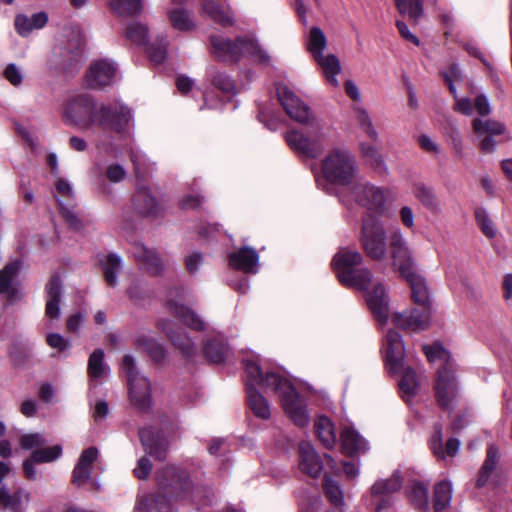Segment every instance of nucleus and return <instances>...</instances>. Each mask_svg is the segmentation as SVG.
I'll return each instance as SVG.
<instances>
[{
	"label": "nucleus",
	"instance_id": "nucleus-57",
	"mask_svg": "<svg viewBox=\"0 0 512 512\" xmlns=\"http://www.w3.org/2000/svg\"><path fill=\"white\" fill-rule=\"evenodd\" d=\"M411 500L420 508L428 505V489L420 483H414L411 487Z\"/></svg>",
	"mask_w": 512,
	"mask_h": 512
},
{
	"label": "nucleus",
	"instance_id": "nucleus-24",
	"mask_svg": "<svg viewBox=\"0 0 512 512\" xmlns=\"http://www.w3.org/2000/svg\"><path fill=\"white\" fill-rule=\"evenodd\" d=\"M133 254L137 262L150 274L158 275L164 270V262L154 249L143 244L134 247Z\"/></svg>",
	"mask_w": 512,
	"mask_h": 512
},
{
	"label": "nucleus",
	"instance_id": "nucleus-55",
	"mask_svg": "<svg viewBox=\"0 0 512 512\" xmlns=\"http://www.w3.org/2000/svg\"><path fill=\"white\" fill-rule=\"evenodd\" d=\"M403 9H397L402 15L409 16L410 19L417 21L423 14V2L419 0H403Z\"/></svg>",
	"mask_w": 512,
	"mask_h": 512
},
{
	"label": "nucleus",
	"instance_id": "nucleus-64",
	"mask_svg": "<svg viewBox=\"0 0 512 512\" xmlns=\"http://www.w3.org/2000/svg\"><path fill=\"white\" fill-rule=\"evenodd\" d=\"M148 54L150 60L154 64H161L166 58V43L160 44L158 46H150L148 49Z\"/></svg>",
	"mask_w": 512,
	"mask_h": 512
},
{
	"label": "nucleus",
	"instance_id": "nucleus-33",
	"mask_svg": "<svg viewBox=\"0 0 512 512\" xmlns=\"http://www.w3.org/2000/svg\"><path fill=\"white\" fill-rule=\"evenodd\" d=\"M314 428L317 437L327 449H331L335 446L337 441L336 432L329 418L325 416L318 417L315 421Z\"/></svg>",
	"mask_w": 512,
	"mask_h": 512
},
{
	"label": "nucleus",
	"instance_id": "nucleus-6",
	"mask_svg": "<svg viewBox=\"0 0 512 512\" xmlns=\"http://www.w3.org/2000/svg\"><path fill=\"white\" fill-rule=\"evenodd\" d=\"M395 229L393 227L387 233L384 223L377 217L367 214L363 217L359 236L360 245L365 255L373 261H382L390 252V235Z\"/></svg>",
	"mask_w": 512,
	"mask_h": 512
},
{
	"label": "nucleus",
	"instance_id": "nucleus-49",
	"mask_svg": "<svg viewBox=\"0 0 512 512\" xmlns=\"http://www.w3.org/2000/svg\"><path fill=\"white\" fill-rule=\"evenodd\" d=\"M73 205L65 204L63 201H59V209L60 213L65 220V222L75 231H80L84 228L82 220L78 217V215L73 211Z\"/></svg>",
	"mask_w": 512,
	"mask_h": 512
},
{
	"label": "nucleus",
	"instance_id": "nucleus-10",
	"mask_svg": "<svg viewBox=\"0 0 512 512\" xmlns=\"http://www.w3.org/2000/svg\"><path fill=\"white\" fill-rule=\"evenodd\" d=\"M327 46L326 36L323 31L318 27H313L310 30L307 48L313 56L314 60L321 67L327 81L334 87L339 86L336 76L341 71V66L338 58L329 54L324 56L323 51Z\"/></svg>",
	"mask_w": 512,
	"mask_h": 512
},
{
	"label": "nucleus",
	"instance_id": "nucleus-37",
	"mask_svg": "<svg viewBox=\"0 0 512 512\" xmlns=\"http://www.w3.org/2000/svg\"><path fill=\"white\" fill-rule=\"evenodd\" d=\"M88 374L98 380L105 377L109 373V367L104 363V351L102 349L94 350L88 359Z\"/></svg>",
	"mask_w": 512,
	"mask_h": 512
},
{
	"label": "nucleus",
	"instance_id": "nucleus-53",
	"mask_svg": "<svg viewBox=\"0 0 512 512\" xmlns=\"http://www.w3.org/2000/svg\"><path fill=\"white\" fill-rule=\"evenodd\" d=\"M423 350H424V353H425L427 359L430 362H434L436 360H442L443 361L442 365H446L447 363H452L450 361L449 352L438 343H435L431 346H424Z\"/></svg>",
	"mask_w": 512,
	"mask_h": 512
},
{
	"label": "nucleus",
	"instance_id": "nucleus-20",
	"mask_svg": "<svg viewBox=\"0 0 512 512\" xmlns=\"http://www.w3.org/2000/svg\"><path fill=\"white\" fill-rule=\"evenodd\" d=\"M229 265L245 273H256L258 270L259 254L252 247H242L228 255Z\"/></svg>",
	"mask_w": 512,
	"mask_h": 512
},
{
	"label": "nucleus",
	"instance_id": "nucleus-27",
	"mask_svg": "<svg viewBox=\"0 0 512 512\" xmlns=\"http://www.w3.org/2000/svg\"><path fill=\"white\" fill-rule=\"evenodd\" d=\"M158 325L159 328L167 335V337H169L172 344L181 350L183 354L191 356L195 353L196 346L186 333L179 332L177 335L174 333L172 329L174 324L172 321L161 320Z\"/></svg>",
	"mask_w": 512,
	"mask_h": 512
},
{
	"label": "nucleus",
	"instance_id": "nucleus-31",
	"mask_svg": "<svg viewBox=\"0 0 512 512\" xmlns=\"http://www.w3.org/2000/svg\"><path fill=\"white\" fill-rule=\"evenodd\" d=\"M47 302L46 315L51 319H57L60 316L59 302L61 297V281L59 277H52L46 286Z\"/></svg>",
	"mask_w": 512,
	"mask_h": 512
},
{
	"label": "nucleus",
	"instance_id": "nucleus-1",
	"mask_svg": "<svg viewBox=\"0 0 512 512\" xmlns=\"http://www.w3.org/2000/svg\"><path fill=\"white\" fill-rule=\"evenodd\" d=\"M243 365L246 374L247 402L256 417L266 420L271 416L268 400L256 390V386H261L273 389L279 396L285 413L295 425L304 427L309 423L306 405L288 379L274 372L264 375L255 360L244 359Z\"/></svg>",
	"mask_w": 512,
	"mask_h": 512
},
{
	"label": "nucleus",
	"instance_id": "nucleus-36",
	"mask_svg": "<svg viewBox=\"0 0 512 512\" xmlns=\"http://www.w3.org/2000/svg\"><path fill=\"white\" fill-rule=\"evenodd\" d=\"M343 449L351 454L355 452H365L368 449L367 441L356 431L345 429L341 434Z\"/></svg>",
	"mask_w": 512,
	"mask_h": 512
},
{
	"label": "nucleus",
	"instance_id": "nucleus-54",
	"mask_svg": "<svg viewBox=\"0 0 512 512\" xmlns=\"http://www.w3.org/2000/svg\"><path fill=\"white\" fill-rule=\"evenodd\" d=\"M147 35V26L140 23L130 24L126 29L127 38L138 45L146 43Z\"/></svg>",
	"mask_w": 512,
	"mask_h": 512
},
{
	"label": "nucleus",
	"instance_id": "nucleus-44",
	"mask_svg": "<svg viewBox=\"0 0 512 512\" xmlns=\"http://www.w3.org/2000/svg\"><path fill=\"white\" fill-rule=\"evenodd\" d=\"M169 20L172 27L179 31H189L195 26L190 13L183 8L171 10Z\"/></svg>",
	"mask_w": 512,
	"mask_h": 512
},
{
	"label": "nucleus",
	"instance_id": "nucleus-39",
	"mask_svg": "<svg viewBox=\"0 0 512 512\" xmlns=\"http://www.w3.org/2000/svg\"><path fill=\"white\" fill-rule=\"evenodd\" d=\"M472 129L477 137H483L484 135H501L505 131L504 125L500 122L492 119L482 120L479 118H475L472 121Z\"/></svg>",
	"mask_w": 512,
	"mask_h": 512
},
{
	"label": "nucleus",
	"instance_id": "nucleus-40",
	"mask_svg": "<svg viewBox=\"0 0 512 512\" xmlns=\"http://www.w3.org/2000/svg\"><path fill=\"white\" fill-rule=\"evenodd\" d=\"M398 372L402 373V377L399 382L401 392L408 397L416 395L420 388V383L415 370L411 367L402 366Z\"/></svg>",
	"mask_w": 512,
	"mask_h": 512
},
{
	"label": "nucleus",
	"instance_id": "nucleus-45",
	"mask_svg": "<svg viewBox=\"0 0 512 512\" xmlns=\"http://www.w3.org/2000/svg\"><path fill=\"white\" fill-rule=\"evenodd\" d=\"M414 196L429 210L436 211L439 209V200L434 190L425 185H417L414 188Z\"/></svg>",
	"mask_w": 512,
	"mask_h": 512
},
{
	"label": "nucleus",
	"instance_id": "nucleus-15",
	"mask_svg": "<svg viewBox=\"0 0 512 512\" xmlns=\"http://www.w3.org/2000/svg\"><path fill=\"white\" fill-rule=\"evenodd\" d=\"M131 117L130 109L119 102L104 104L99 109L98 123L117 133H121L128 127Z\"/></svg>",
	"mask_w": 512,
	"mask_h": 512
},
{
	"label": "nucleus",
	"instance_id": "nucleus-8",
	"mask_svg": "<svg viewBox=\"0 0 512 512\" xmlns=\"http://www.w3.org/2000/svg\"><path fill=\"white\" fill-rule=\"evenodd\" d=\"M213 54L224 61H238L244 55H251L261 63H269L270 56L251 38L239 37L234 42L222 36H211Z\"/></svg>",
	"mask_w": 512,
	"mask_h": 512
},
{
	"label": "nucleus",
	"instance_id": "nucleus-9",
	"mask_svg": "<svg viewBox=\"0 0 512 512\" xmlns=\"http://www.w3.org/2000/svg\"><path fill=\"white\" fill-rule=\"evenodd\" d=\"M121 368L127 377L131 405L140 411L148 410L152 404L150 381L138 371L131 355L123 357Z\"/></svg>",
	"mask_w": 512,
	"mask_h": 512
},
{
	"label": "nucleus",
	"instance_id": "nucleus-11",
	"mask_svg": "<svg viewBox=\"0 0 512 512\" xmlns=\"http://www.w3.org/2000/svg\"><path fill=\"white\" fill-rule=\"evenodd\" d=\"M63 117L66 123L87 129L98 122L99 112L95 100L87 94H81L68 100Z\"/></svg>",
	"mask_w": 512,
	"mask_h": 512
},
{
	"label": "nucleus",
	"instance_id": "nucleus-47",
	"mask_svg": "<svg viewBox=\"0 0 512 512\" xmlns=\"http://www.w3.org/2000/svg\"><path fill=\"white\" fill-rule=\"evenodd\" d=\"M323 490L327 499L334 506L343 505V491L337 481L326 476L323 481Z\"/></svg>",
	"mask_w": 512,
	"mask_h": 512
},
{
	"label": "nucleus",
	"instance_id": "nucleus-51",
	"mask_svg": "<svg viewBox=\"0 0 512 512\" xmlns=\"http://www.w3.org/2000/svg\"><path fill=\"white\" fill-rule=\"evenodd\" d=\"M55 198L57 202L66 200L67 204L74 202V191L70 182L64 178H58L55 183Z\"/></svg>",
	"mask_w": 512,
	"mask_h": 512
},
{
	"label": "nucleus",
	"instance_id": "nucleus-42",
	"mask_svg": "<svg viewBox=\"0 0 512 512\" xmlns=\"http://www.w3.org/2000/svg\"><path fill=\"white\" fill-rule=\"evenodd\" d=\"M452 497V486L447 481H442L435 486L434 490V510L442 512L449 506Z\"/></svg>",
	"mask_w": 512,
	"mask_h": 512
},
{
	"label": "nucleus",
	"instance_id": "nucleus-2",
	"mask_svg": "<svg viewBox=\"0 0 512 512\" xmlns=\"http://www.w3.org/2000/svg\"><path fill=\"white\" fill-rule=\"evenodd\" d=\"M276 90L286 114L306 127V132L291 129L284 134L288 146L307 158L318 157L323 150L320 140L324 137V122L287 86L279 85Z\"/></svg>",
	"mask_w": 512,
	"mask_h": 512
},
{
	"label": "nucleus",
	"instance_id": "nucleus-4",
	"mask_svg": "<svg viewBox=\"0 0 512 512\" xmlns=\"http://www.w3.org/2000/svg\"><path fill=\"white\" fill-rule=\"evenodd\" d=\"M157 477L164 494L158 492L145 497L139 504V512H171L167 495L186 498L192 491L188 473L179 467L167 466Z\"/></svg>",
	"mask_w": 512,
	"mask_h": 512
},
{
	"label": "nucleus",
	"instance_id": "nucleus-21",
	"mask_svg": "<svg viewBox=\"0 0 512 512\" xmlns=\"http://www.w3.org/2000/svg\"><path fill=\"white\" fill-rule=\"evenodd\" d=\"M299 468L303 473L316 478L320 475L323 464L310 442L299 444Z\"/></svg>",
	"mask_w": 512,
	"mask_h": 512
},
{
	"label": "nucleus",
	"instance_id": "nucleus-13",
	"mask_svg": "<svg viewBox=\"0 0 512 512\" xmlns=\"http://www.w3.org/2000/svg\"><path fill=\"white\" fill-rule=\"evenodd\" d=\"M434 392L438 405L444 410H451L458 397V384L453 363L438 368L434 384Z\"/></svg>",
	"mask_w": 512,
	"mask_h": 512
},
{
	"label": "nucleus",
	"instance_id": "nucleus-48",
	"mask_svg": "<svg viewBox=\"0 0 512 512\" xmlns=\"http://www.w3.org/2000/svg\"><path fill=\"white\" fill-rule=\"evenodd\" d=\"M355 116L358 125L366 134V136L372 141L376 142L378 140V133L367 111L362 108H357L355 109Z\"/></svg>",
	"mask_w": 512,
	"mask_h": 512
},
{
	"label": "nucleus",
	"instance_id": "nucleus-17",
	"mask_svg": "<svg viewBox=\"0 0 512 512\" xmlns=\"http://www.w3.org/2000/svg\"><path fill=\"white\" fill-rule=\"evenodd\" d=\"M383 351L390 372L398 373L403 366L405 358L404 343L398 332L391 329L388 330L384 338Z\"/></svg>",
	"mask_w": 512,
	"mask_h": 512
},
{
	"label": "nucleus",
	"instance_id": "nucleus-61",
	"mask_svg": "<svg viewBox=\"0 0 512 512\" xmlns=\"http://www.w3.org/2000/svg\"><path fill=\"white\" fill-rule=\"evenodd\" d=\"M45 443L43 436L39 433L25 434L20 438V445L23 449H32Z\"/></svg>",
	"mask_w": 512,
	"mask_h": 512
},
{
	"label": "nucleus",
	"instance_id": "nucleus-38",
	"mask_svg": "<svg viewBox=\"0 0 512 512\" xmlns=\"http://www.w3.org/2000/svg\"><path fill=\"white\" fill-rule=\"evenodd\" d=\"M105 281L110 287L117 284V274L122 269L121 259L118 255L111 253L108 254L104 260L101 261Z\"/></svg>",
	"mask_w": 512,
	"mask_h": 512
},
{
	"label": "nucleus",
	"instance_id": "nucleus-56",
	"mask_svg": "<svg viewBox=\"0 0 512 512\" xmlns=\"http://www.w3.org/2000/svg\"><path fill=\"white\" fill-rule=\"evenodd\" d=\"M212 83L213 85L221 90L224 93L227 94H235L236 93V86L234 81L221 72H215L212 76Z\"/></svg>",
	"mask_w": 512,
	"mask_h": 512
},
{
	"label": "nucleus",
	"instance_id": "nucleus-62",
	"mask_svg": "<svg viewBox=\"0 0 512 512\" xmlns=\"http://www.w3.org/2000/svg\"><path fill=\"white\" fill-rule=\"evenodd\" d=\"M152 470V464L147 457H141L133 472L138 479H145Z\"/></svg>",
	"mask_w": 512,
	"mask_h": 512
},
{
	"label": "nucleus",
	"instance_id": "nucleus-59",
	"mask_svg": "<svg viewBox=\"0 0 512 512\" xmlns=\"http://www.w3.org/2000/svg\"><path fill=\"white\" fill-rule=\"evenodd\" d=\"M449 141L456 158L461 159L464 156V144L460 132L453 129L449 135Z\"/></svg>",
	"mask_w": 512,
	"mask_h": 512
},
{
	"label": "nucleus",
	"instance_id": "nucleus-58",
	"mask_svg": "<svg viewBox=\"0 0 512 512\" xmlns=\"http://www.w3.org/2000/svg\"><path fill=\"white\" fill-rule=\"evenodd\" d=\"M4 76L13 86H19L23 81L21 69L14 63L8 64L4 70Z\"/></svg>",
	"mask_w": 512,
	"mask_h": 512
},
{
	"label": "nucleus",
	"instance_id": "nucleus-28",
	"mask_svg": "<svg viewBox=\"0 0 512 512\" xmlns=\"http://www.w3.org/2000/svg\"><path fill=\"white\" fill-rule=\"evenodd\" d=\"M498 450L493 445L487 449L486 459L479 471L476 485L483 487L493 482L497 476Z\"/></svg>",
	"mask_w": 512,
	"mask_h": 512
},
{
	"label": "nucleus",
	"instance_id": "nucleus-50",
	"mask_svg": "<svg viewBox=\"0 0 512 512\" xmlns=\"http://www.w3.org/2000/svg\"><path fill=\"white\" fill-rule=\"evenodd\" d=\"M62 454V447L54 445L48 448L37 449L32 452V458L36 463H48L58 459Z\"/></svg>",
	"mask_w": 512,
	"mask_h": 512
},
{
	"label": "nucleus",
	"instance_id": "nucleus-52",
	"mask_svg": "<svg viewBox=\"0 0 512 512\" xmlns=\"http://www.w3.org/2000/svg\"><path fill=\"white\" fill-rule=\"evenodd\" d=\"M475 217L482 233L490 239L494 238L496 236L497 230L486 211L483 209H477L475 212Z\"/></svg>",
	"mask_w": 512,
	"mask_h": 512
},
{
	"label": "nucleus",
	"instance_id": "nucleus-18",
	"mask_svg": "<svg viewBox=\"0 0 512 512\" xmlns=\"http://www.w3.org/2000/svg\"><path fill=\"white\" fill-rule=\"evenodd\" d=\"M182 290L178 288L171 289L168 292L166 305L171 313L180 318L185 325L197 331L205 329V323L196 315L192 310L183 305L182 303L174 300V297H179Z\"/></svg>",
	"mask_w": 512,
	"mask_h": 512
},
{
	"label": "nucleus",
	"instance_id": "nucleus-60",
	"mask_svg": "<svg viewBox=\"0 0 512 512\" xmlns=\"http://www.w3.org/2000/svg\"><path fill=\"white\" fill-rule=\"evenodd\" d=\"M430 447L436 456L445 457L443 449L442 427L440 425L435 427V433L430 441Z\"/></svg>",
	"mask_w": 512,
	"mask_h": 512
},
{
	"label": "nucleus",
	"instance_id": "nucleus-29",
	"mask_svg": "<svg viewBox=\"0 0 512 512\" xmlns=\"http://www.w3.org/2000/svg\"><path fill=\"white\" fill-rule=\"evenodd\" d=\"M202 12L214 22L231 26L234 23L233 15L229 10H225L216 0H201Z\"/></svg>",
	"mask_w": 512,
	"mask_h": 512
},
{
	"label": "nucleus",
	"instance_id": "nucleus-35",
	"mask_svg": "<svg viewBox=\"0 0 512 512\" xmlns=\"http://www.w3.org/2000/svg\"><path fill=\"white\" fill-rule=\"evenodd\" d=\"M135 344L138 348L145 350L154 361H161L165 357V350L163 346L150 334L141 333L137 335Z\"/></svg>",
	"mask_w": 512,
	"mask_h": 512
},
{
	"label": "nucleus",
	"instance_id": "nucleus-46",
	"mask_svg": "<svg viewBox=\"0 0 512 512\" xmlns=\"http://www.w3.org/2000/svg\"><path fill=\"white\" fill-rule=\"evenodd\" d=\"M84 46L85 38L80 32H78L76 37L68 42L67 46L63 50L62 55L68 61L77 62L82 56Z\"/></svg>",
	"mask_w": 512,
	"mask_h": 512
},
{
	"label": "nucleus",
	"instance_id": "nucleus-32",
	"mask_svg": "<svg viewBox=\"0 0 512 512\" xmlns=\"http://www.w3.org/2000/svg\"><path fill=\"white\" fill-rule=\"evenodd\" d=\"M361 157L372 169L379 172H386L387 167L379 148L372 143L361 142L359 144Z\"/></svg>",
	"mask_w": 512,
	"mask_h": 512
},
{
	"label": "nucleus",
	"instance_id": "nucleus-43",
	"mask_svg": "<svg viewBox=\"0 0 512 512\" xmlns=\"http://www.w3.org/2000/svg\"><path fill=\"white\" fill-rule=\"evenodd\" d=\"M401 485V477L395 472L389 479L376 481L371 487V493L374 496L390 494L398 491Z\"/></svg>",
	"mask_w": 512,
	"mask_h": 512
},
{
	"label": "nucleus",
	"instance_id": "nucleus-19",
	"mask_svg": "<svg viewBox=\"0 0 512 512\" xmlns=\"http://www.w3.org/2000/svg\"><path fill=\"white\" fill-rule=\"evenodd\" d=\"M132 207L136 215L143 218H155L161 208L147 187H139L132 198Z\"/></svg>",
	"mask_w": 512,
	"mask_h": 512
},
{
	"label": "nucleus",
	"instance_id": "nucleus-14",
	"mask_svg": "<svg viewBox=\"0 0 512 512\" xmlns=\"http://www.w3.org/2000/svg\"><path fill=\"white\" fill-rule=\"evenodd\" d=\"M117 78V67L108 59H98L91 62L86 73V83L91 89H103L112 85Z\"/></svg>",
	"mask_w": 512,
	"mask_h": 512
},
{
	"label": "nucleus",
	"instance_id": "nucleus-30",
	"mask_svg": "<svg viewBox=\"0 0 512 512\" xmlns=\"http://www.w3.org/2000/svg\"><path fill=\"white\" fill-rule=\"evenodd\" d=\"M21 267L20 260H13L0 270V293L12 296L16 292L15 279Z\"/></svg>",
	"mask_w": 512,
	"mask_h": 512
},
{
	"label": "nucleus",
	"instance_id": "nucleus-5",
	"mask_svg": "<svg viewBox=\"0 0 512 512\" xmlns=\"http://www.w3.org/2000/svg\"><path fill=\"white\" fill-rule=\"evenodd\" d=\"M363 260V255L357 249L342 247L334 255L331 266L343 285L366 291L373 274L367 267H358Z\"/></svg>",
	"mask_w": 512,
	"mask_h": 512
},
{
	"label": "nucleus",
	"instance_id": "nucleus-22",
	"mask_svg": "<svg viewBox=\"0 0 512 512\" xmlns=\"http://www.w3.org/2000/svg\"><path fill=\"white\" fill-rule=\"evenodd\" d=\"M367 303L376 320L385 324L389 317L388 297L381 284L367 294Z\"/></svg>",
	"mask_w": 512,
	"mask_h": 512
},
{
	"label": "nucleus",
	"instance_id": "nucleus-25",
	"mask_svg": "<svg viewBox=\"0 0 512 512\" xmlns=\"http://www.w3.org/2000/svg\"><path fill=\"white\" fill-rule=\"evenodd\" d=\"M97 456L98 450L95 447H89L81 453L72 475L75 485L81 486L88 481L92 472V465Z\"/></svg>",
	"mask_w": 512,
	"mask_h": 512
},
{
	"label": "nucleus",
	"instance_id": "nucleus-34",
	"mask_svg": "<svg viewBox=\"0 0 512 512\" xmlns=\"http://www.w3.org/2000/svg\"><path fill=\"white\" fill-rule=\"evenodd\" d=\"M204 354L213 363L223 362L229 353V347L222 337H213L204 344Z\"/></svg>",
	"mask_w": 512,
	"mask_h": 512
},
{
	"label": "nucleus",
	"instance_id": "nucleus-16",
	"mask_svg": "<svg viewBox=\"0 0 512 512\" xmlns=\"http://www.w3.org/2000/svg\"><path fill=\"white\" fill-rule=\"evenodd\" d=\"M431 308L411 309L409 311L392 314L393 324L406 331L419 332L427 329L431 323Z\"/></svg>",
	"mask_w": 512,
	"mask_h": 512
},
{
	"label": "nucleus",
	"instance_id": "nucleus-3",
	"mask_svg": "<svg viewBox=\"0 0 512 512\" xmlns=\"http://www.w3.org/2000/svg\"><path fill=\"white\" fill-rule=\"evenodd\" d=\"M390 257L392 264L411 287L413 301L422 306L430 307L429 290L425 279L416 272V260L413 251L401 229H395L390 235Z\"/></svg>",
	"mask_w": 512,
	"mask_h": 512
},
{
	"label": "nucleus",
	"instance_id": "nucleus-23",
	"mask_svg": "<svg viewBox=\"0 0 512 512\" xmlns=\"http://www.w3.org/2000/svg\"><path fill=\"white\" fill-rule=\"evenodd\" d=\"M139 437L146 453L158 460H164L168 451V442L150 428L139 431Z\"/></svg>",
	"mask_w": 512,
	"mask_h": 512
},
{
	"label": "nucleus",
	"instance_id": "nucleus-41",
	"mask_svg": "<svg viewBox=\"0 0 512 512\" xmlns=\"http://www.w3.org/2000/svg\"><path fill=\"white\" fill-rule=\"evenodd\" d=\"M110 7L115 14L122 17L139 14L143 9L141 0H111Z\"/></svg>",
	"mask_w": 512,
	"mask_h": 512
},
{
	"label": "nucleus",
	"instance_id": "nucleus-12",
	"mask_svg": "<svg viewBox=\"0 0 512 512\" xmlns=\"http://www.w3.org/2000/svg\"><path fill=\"white\" fill-rule=\"evenodd\" d=\"M349 193L352 199L360 206L370 212L381 214L385 209L389 190L378 187L363 179H357L349 188Z\"/></svg>",
	"mask_w": 512,
	"mask_h": 512
},
{
	"label": "nucleus",
	"instance_id": "nucleus-7",
	"mask_svg": "<svg viewBox=\"0 0 512 512\" xmlns=\"http://www.w3.org/2000/svg\"><path fill=\"white\" fill-rule=\"evenodd\" d=\"M325 178L335 184L352 186L359 172L355 156L347 149L335 148L322 161Z\"/></svg>",
	"mask_w": 512,
	"mask_h": 512
},
{
	"label": "nucleus",
	"instance_id": "nucleus-26",
	"mask_svg": "<svg viewBox=\"0 0 512 512\" xmlns=\"http://www.w3.org/2000/svg\"><path fill=\"white\" fill-rule=\"evenodd\" d=\"M48 22V15L46 12H37L31 16L25 14H18L15 17L14 26L17 33L22 37H27L34 30H39L45 27Z\"/></svg>",
	"mask_w": 512,
	"mask_h": 512
},
{
	"label": "nucleus",
	"instance_id": "nucleus-63",
	"mask_svg": "<svg viewBox=\"0 0 512 512\" xmlns=\"http://www.w3.org/2000/svg\"><path fill=\"white\" fill-rule=\"evenodd\" d=\"M106 176L110 182L117 183L125 178L126 171L121 165L112 164L107 167Z\"/></svg>",
	"mask_w": 512,
	"mask_h": 512
}]
</instances>
